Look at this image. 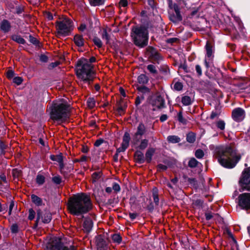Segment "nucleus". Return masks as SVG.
<instances>
[{
  "instance_id": "1",
  "label": "nucleus",
  "mask_w": 250,
  "mask_h": 250,
  "mask_svg": "<svg viewBox=\"0 0 250 250\" xmlns=\"http://www.w3.org/2000/svg\"><path fill=\"white\" fill-rule=\"evenodd\" d=\"M214 156L219 163L227 168L235 167L241 158V155L231 146H220L215 147Z\"/></svg>"
},
{
  "instance_id": "2",
  "label": "nucleus",
  "mask_w": 250,
  "mask_h": 250,
  "mask_svg": "<svg viewBox=\"0 0 250 250\" xmlns=\"http://www.w3.org/2000/svg\"><path fill=\"white\" fill-rule=\"evenodd\" d=\"M67 207L71 214L78 216L90 211L92 204L89 196L81 193L69 198Z\"/></svg>"
},
{
  "instance_id": "3",
  "label": "nucleus",
  "mask_w": 250,
  "mask_h": 250,
  "mask_svg": "<svg viewBox=\"0 0 250 250\" xmlns=\"http://www.w3.org/2000/svg\"><path fill=\"white\" fill-rule=\"evenodd\" d=\"M76 74L79 80V84L83 87L89 86L94 78L93 66L86 59H82L77 62Z\"/></svg>"
},
{
  "instance_id": "4",
  "label": "nucleus",
  "mask_w": 250,
  "mask_h": 250,
  "mask_svg": "<svg viewBox=\"0 0 250 250\" xmlns=\"http://www.w3.org/2000/svg\"><path fill=\"white\" fill-rule=\"evenodd\" d=\"M130 36L136 46L140 48H144L147 46L148 41V32L145 27H133Z\"/></svg>"
},
{
  "instance_id": "5",
  "label": "nucleus",
  "mask_w": 250,
  "mask_h": 250,
  "mask_svg": "<svg viewBox=\"0 0 250 250\" xmlns=\"http://www.w3.org/2000/svg\"><path fill=\"white\" fill-rule=\"evenodd\" d=\"M51 109V118L53 120L64 121L69 117L70 109L67 104L54 103Z\"/></svg>"
},
{
  "instance_id": "6",
  "label": "nucleus",
  "mask_w": 250,
  "mask_h": 250,
  "mask_svg": "<svg viewBox=\"0 0 250 250\" xmlns=\"http://www.w3.org/2000/svg\"><path fill=\"white\" fill-rule=\"evenodd\" d=\"M56 28L59 35L66 36L73 30V22L71 20L64 18L56 22Z\"/></svg>"
},
{
  "instance_id": "7",
  "label": "nucleus",
  "mask_w": 250,
  "mask_h": 250,
  "mask_svg": "<svg viewBox=\"0 0 250 250\" xmlns=\"http://www.w3.org/2000/svg\"><path fill=\"white\" fill-rule=\"evenodd\" d=\"M46 247L49 250H76L75 246L64 245L62 242V239L58 237L53 238Z\"/></svg>"
},
{
  "instance_id": "8",
  "label": "nucleus",
  "mask_w": 250,
  "mask_h": 250,
  "mask_svg": "<svg viewBox=\"0 0 250 250\" xmlns=\"http://www.w3.org/2000/svg\"><path fill=\"white\" fill-rule=\"evenodd\" d=\"M238 205L242 209L250 210V193L245 192L239 195L237 198Z\"/></svg>"
},
{
  "instance_id": "9",
  "label": "nucleus",
  "mask_w": 250,
  "mask_h": 250,
  "mask_svg": "<svg viewBox=\"0 0 250 250\" xmlns=\"http://www.w3.org/2000/svg\"><path fill=\"white\" fill-rule=\"evenodd\" d=\"M239 182L243 190L250 191V167L243 171Z\"/></svg>"
},
{
  "instance_id": "10",
  "label": "nucleus",
  "mask_w": 250,
  "mask_h": 250,
  "mask_svg": "<svg viewBox=\"0 0 250 250\" xmlns=\"http://www.w3.org/2000/svg\"><path fill=\"white\" fill-rule=\"evenodd\" d=\"M97 250H109V241L104 234L98 235L96 237Z\"/></svg>"
},
{
  "instance_id": "11",
  "label": "nucleus",
  "mask_w": 250,
  "mask_h": 250,
  "mask_svg": "<svg viewBox=\"0 0 250 250\" xmlns=\"http://www.w3.org/2000/svg\"><path fill=\"white\" fill-rule=\"evenodd\" d=\"M146 132V128L143 123H140L137 126L136 132L132 138V143L136 145L140 142L141 137L145 135Z\"/></svg>"
},
{
  "instance_id": "12",
  "label": "nucleus",
  "mask_w": 250,
  "mask_h": 250,
  "mask_svg": "<svg viewBox=\"0 0 250 250\" xmlns=\"http://www.w3.org/2000/svg\"><path fill=\"white\" fill-rule=\"evenodd\" d=\"M40 219H41L43 223H48L52 219V215L48 211H42L41 210H38L37 211V217L36 221V225Z\"/></svg>"
},
{
  "instance_id": "13",
  "label": "nucleus",
  "mask_w": 250,
  "mask_h": 250,
  "mask_svg": "<svg viewBox=\"0 0 250 250\" xmlns=\"http://www.w3.org/2000/svg\"><path fill=\"white\" fill-rule=\"evenodd\" d=\"M174 13H169V19L174 23H177L182 20V17L180 14L178 6L176 4L174 5Z\"/></svg>"
},
{
  "instance_id": "14",
  "label": "nucleus",
  "mask_w": 250,
  "mask_h": 250,
  "mask_svg": "<svg viewBox=\"0 0 250 250\" xmlns=\"http://www.w3.org/2000/svg\"><path fill=\"white\" fill-rule=\"evenodd\" d=\"M232 117L236 122L242 121L245 118L244 110L240 107L235 108L232 112Z\"/></svg>"
},
{
  "instance_id": "15",
  "label": "nucleus",
  "mask_w": 250,
  "mask_h": 250,
  "mask_svg": "<svg viewBox=\"0 0 250 250\" xmlns=\"http://www.w3.org/2000/svg\"><path fill=\"white\" fill-rule=\"evenodd\" d=\"M151 105L156 108L161 109L165 106V100L161 95L157 96L151 102Z\"/></svg>"
},
{
  "instance_id": "16",
  "label": "nucleus",
  "mask_w": 250,
  "mask_h": 250,
  "mask_svg": "<svg viewBox=\"0 0 250 250\" xmlns=\"http://www.w3.org/2000/svg\"><path fill=\"white\" fill-rule=\"evenodd\" d=\"M148 57L152 61H159L161 57L157 51L153 47L148 46L146 50Z\"/></svg>"
},
{
  "instance_id": "17",
  "label": "nucleus",
  "mask_w": 250,
  "mask_h": 250,
  "mask_svg": "<svg viewBox=\"0 0 250 250\" xmlns=\"http://www.w3.org/2000/svg\"><path fill=\"white\" fill-rule=\"evenodd\" d=\"M11 28L10 22L7 20H3L0 23V29L4 33L8 32Z\"/></svg>"
},
{
  "instance_id": "18",
  "label": "nucleus",
  "mask_w": 250,
  "mask_h": 250,
  "mask_svg": "<svg viewBox=\"0 0 250 250\" xmlns=\"http://www.w3.org/2000/svg\"><path fill=\"white\" fill-rule=\"evenodd\" d=\"M92 227L93 222L92 219L90 218H86L83 224L84 230L86 232H89L91 230Z\"/></svg>"
},
{
  "instance_id": "19",
  "label": "nucleus",
  "mask_w": 250,
  "mask_h": 250,
  "mask_svg": "<svg viewBox=\"0 0 250 250\" xmlns=\"http://www.w3.org/2000/svg\"><path fill=\"white\" fill-rule=\"evenodd\" d=\"M73 41L77 46L82 47L84 45V41L82 35H76L74 37Z\"/></svg>"
},
{
  "instance_id": "20",
  "label": "nucleus",
  "mask_w": 250,
  "mask_h": 250,
  "mask_svg": "<svg viewBox=\"0 0 250 250\" xmlns=\"http://www.w3.org/2000/svg\"><path fill=\"white\" fill-rule=\"evenodd\" d=\"M134 158L136 161L138 163L142 164L145 162L144 154L139 150H137L135 152Z\"/></svg>"
},
{
  "instance_id": "21",
  "label": "nucleus",
  "mask_w": 250,
  "mask_h": 250,
  "mask_svg": "<svg viewBox=\"0 0 250 250\" xmlns=\"http://www.w3.org/2000/svg\"><path fill=\"white\" fill-rule=\"evenodd\" d=\"M155 152V149L153 148H149L145 154L146 160L147 163H150L152 159V157Z\"/></svg>"
},
{
  "instance_id": "22",
  "label": "nucleus",
  "mask_w": 250,
  "mask_h": 250,
  "mask_svg": "<svg viewBox=\"0 0 250 250\" xmlns=\"http://www.w3.org/2000/svg\"><path fill=\"white\" fill-rule=\"evenodd\" d=\"M152 193L154 202L155 204V205L157 206L158 205L159 203L158 189L155 187L153 188L152 190Z\"/></svg>"
},
{
  "instance_id": "23",
  "label": "nucleus",
  "mask_w": 250,
  "mask_h": 250,
  "mask_svg": "<svg viewBox=\"0 0 250 250\" xmlns=\"http://www.w3.org/2000/svg\"><path fill=\"white\" fill-rule=\"evenodd\" d=\"M167 141L169 143L175 144L179 143L181 139L176 135H169L167 137Z\"/></svg>"
},
{
  "instance_id": "24",
  "label": "nucleus",
  "mask_w": 250,
  "mask_h": 250,
  "mask_svg": "<svg viewBox=\"0 0 250 250\" xmlns=\"http://www.w3.org/2000/svg\"><path fill=\"white\" fill-rule=\"evenodd\" d=\"M205 217H206V219L207 220H210V219H211L212 218L215 220H216V219H218V220H221V217L218 215V214L212 213L210 212H206L205 213Z\"/></svg>"
},
{
  "instance_id": "25",
  "label": "nucleus",
  "mask_w": 250,
  "mask_h": 250,
  "mask_svg": "<svg viewBox=\"0 0 250 250\" xmlns=\"http://www.w3.org/2000/svg\"><path fill=\"white\" fill-rule=\"evenodd\" d=\"M11 39L13 41L20 44H24L26 42L25 40L20 35H13L12 36Z\"/></svg>"
},
{
  "instance_id": "26",
  "label": "nucleus",
  "mask_w": 250,
  "mask_h": 250,
  "mask_svg": "<svg viewBox=\"0 0 250 250\" xmlns=\"http://www.w3.org/2000/svg\"><path fill=\"white\" fill-rule=\"evenodd\" d=\"M206 48L207 51V57L209 59L208 60H209L210 58L212 55L213 52L212 49V46L208 42L206 43Z\"/></svg>"
},
{
  "instance_id": "27",
  "label": "nucleus",
  "mask_w": 250,
  "mask_h": 250,
  "mask_svg": "<svg viewBox=\"0 0 250 250\" xmlns=\"http://www.w3.org/2000/svg\"><path fill=\"white\" fill-rule=\"evenodd\" d=\"M32 201L37 206H41L42 205V201L41 198L38 196L32 194L31 196Z\"/></svg>"
},
{
  "instance_id": "28",
  "label": "nucleus",
  "mask_w": 250,
  "mask_h": 250,
  "mask_svg": "<svg viewBox=\"0 0 250 250\" xmlns=\"http://www.w3.org/2000/svg\"><path fill=\"white\" fill-rule=\"evenodd\" d=\"M181 102L185 106L190 105L192 103L191 98L188 96H184L182 97Z\"/></svg>"
},
{
  "instance_id": "29",
  "label": "nucleus",
  "mask_w": 250,
  "mask_h": 250,
  "mask_svg": "<svg viewBox=\"0 0 250 250\" xmlns=\"http://www.w3.org/2000/svg\"><path fill=\"white\" fill-rule=\"evenodd\" d=\"M137 80L139 83L144 84L147 83L148 79L146 75L141 74L138 76Z\"/></svg>"
},
{
  "instance_id": "30",
  "label": "nucleus",
  "mask_w": 250,
  "mask_h": 250,
  "mask_svg": "<svg viewBox=\"0 0 250 250\" xmlns=\"http://www.w3.org/2000/svg\"><path fill=\"white\" fill-rule=\"evenodd\" d=\"M148 140L146 139H142L141 140L140 145L138 146L141 150L145 149L148 146Z\"/></svg>"
},
{
  "instance_id": "31",
  "label": "nucleus",
  "mask_w": 250,
  "mask_h": 250,
  "mask_svg": "<svg viewBox=\"0 0 250 250\" xmlns=\"http://www.w3.org/2000/svg\"><path fill=\"white\" fill-rule=\"evenodd\" d=\"M195 134L192 132H189L187 135V141L189 143H193L195 141Z\"/></svg>"
},
{
  "instance_id": "32",
  "label": "nucleus",
  "mask_w": 250,
  "mask_h": 250,
  "mask_svg": "<svg viewBox=\"0 0 250 250\" xmlns=\"http://www.w3.org/2000/svg\"><path fill=\"white\" fill-rule=\"evenodd\" d=\"M187 180L189 184L195 189L198 188V184L195 178H187Z\"/></svg>"
},
{
  "instance_id": "33",
  "label": "nucleus",
  "mask_w": 250,
  "mask_h": 250,
  "mask_svg": "<svg viewBox=\"0 0 250 250\" xmlns=\"http://www.w3.org/2000/svg\"><path fill=\"white\" fill-rule=\"evenodd\" d=\"M50 158L51 160L57 161L58 163H61L63 160V156L62 154L57 155H51L50 156Z\"/></svg>"
},
{
  "instance_id": "34",
  "label": "nucleus",
  "mask_w": 250,
  "mask_h": 250,
  "mask_svg": "<svg viewBox=\"0 0 250 250\" xmlns=\"http://www.w3.org/2000/svg\"><path fill=\"white\" fill-rule=\"evenodd\" d=\"M177 119L178 121L182 123L183 125H186L187 123V121L186 119H185L183 116V112L181 110L177 114Z\"/></svg>"
},
{
  "instance_id": "35",
  "label": "nucleus",
  "mask_w": 250,
  "mask_h": 250,
  "mask_svg": "<svg viewBox=\"0 0 250 250\" xmlns=\"http://www.w3.org/2000/svg\"><path fill=\"white\" fill-rule=\"evenodd\" d=\"M147 69L150 73L153 75H156L158 73V71L156 67L153 64H149L147 66Z\"/></svg>"
},
{
  "instance_id": "36",
  "label": "nucleus",
  "mask_w": 250,
  "mask_h": 250,
  "mask_svg": "<svg viewBox=\"0 0 250 250\" xmlns=\"http://www.w3.org/2000/svg\"><path fill=\"white\" fill-rule=\"evenodd\" d=\"M102 175L101 171L95 172L92 175V180L93 183L96 182Z\"/></svg>"
},
{
  "instance_id": "37",
  "label": "nucleus",
  "mask_w": 250,
  "mask_h": 250,
  "mask_svg": "<svg viewBox=\"0 0 250 250\" xmlns=\"http://www.w3.org/2000/svg\"><path fill=\"white\" fill-rule=\"evenodd\" d=\"M225 123L223 120H219L216 122V126L220 130H224L225 128Z\"/></svg>"
},
{
  "instance_id": "38",
  "label": "nucleus",
  "mask_w": 250,
  "mask_h": 250,
  "mask_svg": "<svg viewBox=\"0 0 250 250\" xmlns=\"http://www.w3.org/2000/svg\"><path fill=\"white\" fill-rule=\"evenodd\" d=\"M59 164L61 173L63 174L65 177H66L67 176V172L65 171V169L66 168V167H64L63 163V161L61 163H59Z\"/></svg>"
},
{
  "instance_id": "39",
  "label": "nucleus",
  "mask_w": 250,
  "mask_h": 250,
  "mask_svg": "<svg viewBox=\"0 0 250 250\" xmlns=\"http://www.w3.org/2000/svg\"><path fill=\"white\" fill-rule=\"evenodd\" d=\"M195 71L196 75L198 78H200L202 75V69L200 65L198 64L195 65Z\"/></svg>"
},
{
  "instance_id": "40",
  "label": "nucleus",
  "mask_w": 250,
  "mask_h": 250,
  "mask_svg": "<svg viewBox=\"0 0 250 250\" xmlns=\"http://www.w3.org/2000/svg\"><path fill=\"white\" fill-rule=\"evenodd\" d=\"M105 0H89L91 5L98 6L104 4Z\"/></svg>"
},
{
  "instance_id": "41",
  "label": "nucleus",
  "mask_w": 250,
  "mask_h": 250,
  "mask_svg": "<svg viewBox=\"0 0 250 250\" xmlns=\"http://www.w3.org/2000/svg\"><path fill=\"white\" fill-rule=\"evenodd\" d=\"M198 164V162L194 158H192L189 160L188 165L190 167L194 168L197 166Z\"/></svg>"
},
{
  "instance_id": "42",
  "label": "nucleus",
  "mask_w": 250,
  "mask_h": 250,
  "mask_svg": "<svg viewBox=\"0 0 250 250\" xmlns=\"http://www.w3.org/2000/svg\"><path fill=\"white\" fill-rule=\"evenodd\" d=\"M29 41L31 43L36 45V46L40 47V43L39 41L35 37H33L31 35L29 36Z\"/></svg>"
},
{
  "instance_id": "43",
  "label": "nucleus",
  "mask_w": 250,
  "mask_h": 250,
  "mask_svg": "<svg viewBox=\"0 0 250 250\" xmlns=\"http://www.w3.org/2000/svg\"><path fill=\"white\" fill-rule=\"evenodd\" d=\"M137 89L142 94L148 93L150 91L149 89L145 86H137Z\"/></svg>"
},
{
  "instance_id": "44",
  "label": "nucleus",
  "mask_w": 250,
  "mask_h": 250,
  "mask_svg": "<svg viewBox=\"0 0 250 250\" xmlns=\"http://www.w3.org/2000/svg\"><path fill=\"white\" fill-rule=\"evenodd\" d=\"M102 39L106 41V42L107 43L109 41L110 37L107 33V30L106 29H104L102 33Z\"/></svg>"
},
{
  "instance_id": "45",
  "label": "nucleus",
  "mask_w": 250,
  "mask_h": 250,
  "mask_svg": "<svg viewBox=\"0 0 250 250\" xmlns=\"http://www.w3.org/2000/svg\"><path fill=\"white\" fill-rule=\"evenodd\" d=\"M87 104L89 108H93L95 105V101L93 98H89L87 100Z\"/></svg>"
},
{
  "instance_id": "46",
  "label": "nucleus",
  "mask_w": 250,
  "mask_h": 250,
  "mask_svg": "<svg viewBox=\"0 0 250 250\" xmlns=\"http://www.w3.org/2000/svg\"><path fill=\"white\" fill-rule=\"evenodd\" d=\"M37 183L39 185H42L45 182V178L41 175H38L36 178Z\"/></svg>"
},
{
  "instance_id": "47",
  "label": "nucleus",
  "mask_w": 250,
  "mask_h": 250,
  "mask_svg": "<svg viewBox=\"0 0 250 250\" xmlns=\"http://www.w3.org/2000/svg\"><path fill=\"white\" fill-rule=\"evenodd\" d=\"M112 240L114 242L120 244L122 241L121 236L118 234H114L112 235Z\"/></svg>"
},
{
  "instance_id": "48",
  "label": "nucleus",
  "mask_w": 250,
  "mask_h": 250,
  "mask_svg": "<svg viewBox=\"0 0 250 250\" xmlns=\"http://www.w3.org/2000/svg\"><path fill=\"white\" fill-rule=\"evenodd\" d=\"M93 42L94 44L99 48H101L103 45L102 41L98 37H94L93 39Z\"/></svg>"
},
{
  "instance_id": "49",
  "label": "nucleus",
  "mask_w": 250,
  "mask_h": 250,
  "mask_svg": "<svg viewBox=\"0 0 250 250\" xmlns=\"http://www.w3.org/2000/svg\"><path fill=\"white\" fill-rule=\"evenodd\" d=\"M52 181L54 183L59 185L61 183L62 180L60 175H57L52 177Z\"/></svg>"
},
{
  "instance_id": "50",
  "label": "nucleus",
  "mask_w": 250,
  "mask_h": 250,
  "mask_svg": "<svg viewBox=\"0 0 250 250\" xmlns=\"http://www.w3.org/2000/svg\"><path fill=\"white\" fill-rule=\"evenodd\" d=\"M195 155L198 159H201L204 156V153L202 149H197L195 153Z\"/></svg>"
},
{
  "instance_id": "51",
  "label": "nucleus",
  "mask_w": 250,
  "mask_h": 250,
  "mask_svg": "<svg viewBox=\"0 0 250 250\" xmlns=\"http://www.w3.org/2000/svg\"><path fill=\"white\" fill-rule=\"evenodd\" d=\"M173 88L177 91H180L183 88V84L180 82H176L174 84Z\"/></svg>"
},
{
  "instance_id": "52",
  "label": "nucleus",
  "mask_w": 250,
  "mask_h": 250,
  "mask_svg": "<svg viewBox=\"0 0 250 250\" xmlns=\"http://www.w3.org/2000/svg\"><path fill=\"white\" fill-rule=\"evenodd\" d=\"M180 69H182L186 73H191V70L186 64H181L179 66Z\"/></svg>"
},
{
  "instance_id": "53",
  "label": "nucleus",
  "mask_w": 250,
  "mask_h": 250,
  "mask_svg": "<svg viewBox=\"0 0 250 250\" xmlns=\"http://www.w3.org/2000/svg\"><path fill=\"white\" fill-rule=\"evenodd\" d=\"M35 211L33 209L30 208L29 210L28 219L30 220H32L35 218Z\"/></svg>"
},
{
  "instance_id": "54",
  "label": "nucleus",
  "mask_w": 250,
  "mask_h": 250,
  "mask_svg": "<svg viewBox=\"0 0 250 250\" xmlns=\"http://www.w3.org/2000/svg\"><path fill=\"white\" fill-rule=\"evenodd\" d=\"M13 82L17 85L21 84L22 82V79L20 77H16L13 79Z\"/></svg>"
},
{
  "instance_id": "55",
  "label": "nucleus",
  "mask_w": 250,
  "mask_h": 250,
  "mask_svg": "<svg viewBox=\"0 0 250 250\" xmlns=\"http://www.w3.org/2000/svg\"><path fill=\"white\" fill-rule=\"evenodd\" d=\"M130 140V135L128 132H125L124 135L123 141L129 143Z\"/></svg>"
},
{
  "instance_id": "56",
  "label": "nucleus",
  "mask_w": 250,
  "mask_h": 250,
  "mask_svg": "<svg viewBox=\"0 0 250 250\" xmlns=\"http://www.w3.org/2000/svg\"><path fill=\"white\" fill-rule=\"evenodd\" d=\"M112 189L116 192L120 191L121 188L119 184L116 183H114L112 186Z\"/></svg>"
},
{
  "instance_id": "57",
  "label": "nucleus",
  "mask_w": 250,
  "mask_h": 250,
  "mask_svg": "<svg viewBox=\"0 0 250 250\" xmlns=\"http://www.w3.org/2000/svg\"><path fill=\"white\" fill-rule=\"evenodd\" d=\"M14 76V72L12 70H9L6 73V76L9 79H11Z\"/></svg>"
},
{
  "instance_id": "58",
  "label": "nucleus",
  "mask_w": 250,
  "mask_h": 250,
  "mask_svg": "<svg viewBox=\"0 0 250 250\" xmlns=\"http://www.w3.org/2000/svg\"><path fill=\"white\" fill-rule=\"evenodd\" d=\"M18 230V226L16 224H13L11 227V230L12 233H17Z\"/></svg>"
},
{
  "instance_id": "59",
  "label": "nucleus",
  "mask_w": 250,
  "mask_h": 250,
  "mask_svg": "<svg viewBox=\"0 0 250 250\" xmlns=\"http://www.w3.org/2000/svg\"><path fill=\"white\" fill-rule=\"evenodd\" d=\"M158 169L159 171L160 170H166L167 168V166L163 165V164H159L157 166Z\"/></svg>"
},
{
  "instance_id": "60",
  "label": "nucleus",
  "mask_w": 250,
  "mask_h": 250,
  "mask_svg": "<svg viewBox=\"0 0 250 250\" xmlns=\"http://www.w3.org/2000/svg\"><path fill=\"white\" fill-rule=\"evenodd\" d=\"M104 142V140L102 139H99L96 141V142L94 143V146L98 147L101 144H102Z\"/></svg>"
},
{
  "instance_id": "61",
  "label": "nucleus",
  "mask_w": 250,
  "mask_h": 250,
  "mask_svg": "<svg viewBox=\"0 0 250 250\" xmlns=\"http://www.w3.org/2000/svg\"><path fill=\"white\" fill-rule=\"evenodd\" d=\"M12 174L14 177H18L20 175V171L17 169H14L12 171Z\"/></svg>"
},
{
  "instance_id": "62",
  "label": "nucleus",
  "mask_w": 250,
  "mask_h": 250,
  "mask_svg": "<svg viewBox=\"0 0 250 250\" xmlns=\"http://www.w3.org/2000/svg\"><path fill=\"white\" fill-rule=\"evenodd\" d=\"M0 179L4 183L7 184V181L6 180V177L4 173H2L0 175Z\"/></svg>"
},
{
  "instance_id": "63",
  "label": "nucleus",
  "mask_w": 250,
  "mask_h": 250,
  "mask_svg": "<svg viewBox=\"0 0 250 250\" xmlns=\"http://www.w3.org/2000/svg\"><path fill=\"white\" fill-rule=\"evenodd\" d=\"M119 5L122 7H125L127 5V1L126 0H120Z\"/></svg>"
},
{
  "instance_id": "64",
  "label": "nucleus",
  "mask_w": 250,
  "mask_h": 250,
  "mask_svg": "<svg viewBox=\"0 0 250 250\" xmlns=\"http://www.w3.org/2000/svg\"><path fill=\"white\" fill-rule=\"evenodd\" d=\"M126 149V148L125 147L121 145V146L117 149V155H118V153L125 151Z\"/></svg>"
}]
</instances>
